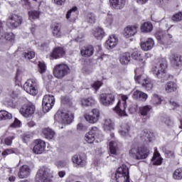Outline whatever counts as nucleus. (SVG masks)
<instances>
[{"label":"nucleus","instance_id":"obj_7","mask_svg":"<svg viewBox=\"0 0 182 182\" xmlns=\"http://www.w3.org/2000/svg\"><path fill=\"white\" fill-rule=\"evenodd\" d=\"M115 97L113 92H103L100 95V102L103 106H112L114 103Z\"/></svg>","mask_w":182,"mask_h":182},{"label":"nucleus","instance_id":"obj_22","mask_svg":"<svg viewBox=\"0 0 182 182\" xmlns=\"http://www.w3.org/2000/svg\"><path fill=\"white\" fill-rule=\"evenodd\" d=\"M137 33V26H129L124 28V36L125 38H132Z\"/></svg>","mask_w":182,"mask_h":182},{"label":"nucleus","instance_id":"obj_44","mask_svg":"<svg viewBox=\"0 0 182 182\" xmlns=\"http://www.w3.org/2000/svg\"><path fill=\"white\" fill-rule=\"evenodd\" d=\"M173 38V35L166 33L164 35L156 34V39L158 41H164V39H171Z\"/></svg>","mask_w":182,"mask_h":182},{"label":"nucleus","instance_id":"obj_58","mask_svg":"<svg viewBox=\"0 0 182 182\" xmlns=\"http://www.w3.org/2000/svg\"><path fill=\"white\" fill-rule=\"evenodd\" d=\"M15 139L14 136H10L4 139V143L6 146H11L12 144V140Z\"/></svg>","mask_w":182,"mask_h":182},{"label":"nucleus","instance_id":"obj_62","mask_svg":"<svg viewBox=\"0 0 182 182\" xmlns=\"http://www.w3.org/2000/svg\"><path fill=\"white\" fill-rule=\"evenodd\" d=\"M27 126L28 127H29L30 129H31V127H35V126H36V122H35L33 120H30L27 122Z\"/></svg>","mask_w":182,"mask_h":182},{"label":"nucleus","instance_id":"obj_39","mask_svg":"<svg viewBox=\"0 0 182 182\" xmlns=\"http://www.w3.org/2000/svg\"><path fill=\"white\" fill-rule=\"evenodd\" d=\"M173 180H182V168L176 169L173 173Z\"/></svg>","mask_w":182,"mask_h":182},{"label":"nucleus","instance_id":"obj_35","mask_svg":"<svg viewBox=\"0 0 182 182\" xmlns=\"http://www.w3.org/2000/svg\"><path fill=\"white\" fill-rule=\"evenodd\" d=\"M43 133L46 137V139H48V140H52L55 136V132L53 130L50 129V128H46L43 129Z\"/></svg>","mask_w":182,"mask_h":182},{"label":"nucleus","instance_id":"obj_24","mask_svg":"<svg viewBox=\"0 0 182 182\" xmlns=\"http://www.w3.org/2000/svg\"><path fill=\"white\" fill-rule=\"evenodd\" d=\"M117 45V38L116 36L112 35L106 41L105 46L107 49H113Z\"/></svg>","mask_w":182,"mask_h":182},{"label":"nucleus","instance_id":"obj_15","mask_svg":"<svg viewBox=\"0 0 182 182\" xmlns=\"http://www.w3.org/2000/svg\"><path fill=\"white\" fill-rule=\"evenodd\" d=\"M87 156L84 154L83 155H74L72 157V161L75 164V167H85L86 166Z\"/></svg>","mask_w":182,"mask_h":182},{"label":"nucleus","instance_id":"obj_57","mask_svg":"<svg viewBox=\"0 0 182 182\" xmlns=\"http://www.w3.org/2000/svg\"><path fill=\"white\" fill-rule=\"evenodd\" d=\"M6 41H14L15 39V35L14 33H6L4 36Z\"/></svg>","mask_w":182,"mask_h":182},{"label":"nucleus","instance_id":"obj_40","mask_svg":"<svg viewBox=\"0 0 182 182\" xmlns=\"http://www.w3.org/2000/svg\"><path fill=\"white\" fill-rule=\"evenodd\" d=\"M8 119H12V114L5 111H0V120H6Z\"/></svg>","mask_w":182,"mask_h":182},{"label":"nucleus","instance_id":"obj_14","mask_svg":"<svg viewBox=\"0 0 182 182\" xmlns=\"http://www.w3.org/2000/svg\"><path fill=\"white\" fill-rule=\"evenodd\" d=\"M36 107L33 104L24 105L20 109V113L23 117H30L35 113Z\"/></svg>","mask_w":182,"mask_h":182},{"label":"nucleus","instance_id":"obj_11","mask_svg":"<svg viewBox=\"0 0 182 182\" xmlns=\"http://www.w3.org/2000/svg\"><path fill=\"white\" fill-rule=\"evenodd\" d=\"M95 136H96V137H102V132L96 127H93L91 130L85 134V141L90 144H92V143L95 141Z\"/></svg>","mask_w":182,"mask_h":182},{"label":"nucleus","instance_id":"obj_9","mask_svg":"<svg viewBox=\"0 0 182 182\" xmlns=\"http://www.w3.org/2000/svg\"><path fill=\"white\" fill-rule=\"evenodd\" d=\"M135 82L139 83V85H141L142 87H144L147 91H150L153 89V82H151V80L145 75L136 76L135 77Z\"/></svg>","mask_w":182,"mask_h":182},{"label":"nucleus","instance_id":"obj_2","mask_svg":"<svg viewBox=\"0 0 182 182\" xmlns=\"http://www.w3.org/2000/svg\"><path fill=\"white\" fill-rule=\"evenodd\" d=\"M112 180L116 182H130V176L127 166L123 164L119 166Z\"/></svg>","mask_w":182,"mask_h":182},{"label":"nucleus","instance_id":"obj_34","mask_svg":"<svg viewBox=\"0 0 182 182\" xmlns=\"http://www.w3.org/2000/svg\"><path fill=\"white\" fill-rule=\"evenodd\" d=\"M129 129H130V127L129 126V124H123L120 126L119 133V134H121V136H123L124 137V136H127V134H129Z\"/></svg>","mask_w":182,"mask_h":182},{"label":"nucleus","instance_id":"obj_26","mask_svg":"<svg viewBox=\"0 0 182 182\" xmlns=\"http://www.w3.org/2000/svg\"><path fill=\"white\" fill-rule=\"evenodd\" d=\"M93 52H95V49L92 46H87L80 50L82 56H84L85 58H90V56L93 55Z\"/></svg>","mask_w":182,"mask_h":182},{"label":"nucleus","instance_id":"obj_54","mask_svg":"<svg viewBox=\"0 0 182 182\" xmlns=\"http://www.w3.org/2000/svg\"><path fill=\"white\" fill-rule=\"evenodd\" d=\"M21 2L23 8L26 9H31V8H32V4H31L29 0H21Z\"/></svg>","mask_w":182,"mask_h":182},{"label":"nucleus","instance_id":"obj_53","mask_svg":"<svg viewBox=\"0 0 182 182\" xmlns=\"http://www.w3.org/2000/svg\"><path fill=\"white\" fill-rule=\"evenodd\" d=\"M38 72H40L41 73H45V72H46V65L45 64V63H38Z\"/></svg>","mask_w":182,"mask_h":182},{"label":"nucleus","instance_id":"obj_48","mask_svg":"<svg viewBox=\"0 0 182 182\" xmlns=\"http://www.w3.org/2000/svg\"><path fill=\"white\" fill-rule=\"evenodd\" d=\"M86 21L88 23H95L96 22V16L95 14L90 13L86 16Z\"/></svg>","mask_w":182,"mask_h":182},{"label":"nucleus","instance_id":"obj_18","mask_svg":"<svg viewBox=\"0 0 182 182\" xmlns=\"http://www.w3.org/2000/svg\"><path fill=\"white\" fill-rule=\"evenodd\" d=\"M153 110V107L151 105H144L139 107V114L144 119H150V113Z\"/></svg>","mask_w":182,"mask_h":182},{"label":"nucleus","instance_id":"obj_6","mask_svg":"<svg viewBox=\"0 0 182 182\" xmlns=\"http://www.w3.org/2000/svg\"><path fill=\"white\" fill-rule=\"evenodd\" d=\"M127 99H129L127 95H121V100H119L114 108V111L119 114V116H127V114L126 113V108L127 107L126 101Z\"/></svg>","mask_w":182,"mask_h":182},{"label":"nucleus","instance_id":"obj_21","mask_svg":"<svg viewBox=\"0 0 182 182\" xmlns=\"http://www.w3.org/2000/svg\"><path fill=\"white\" fill-rule=\"evenodd\" d=\"M66 53L65 49L62 47H57L54 48L53 53L50 54V59H59V58H63Z\"/></svg>","mask_w":182,"mask_h":182},{"label":"nucleus","instance_id":"obj_33","mask_svg":"<svg viewBox=\"0 0 182 182\" xmlns=\"http://www.w3.org/2000/svg\"><path fill=\"white\" fill-rule=\"evenodd\" d=\"M147 94L141 92H134L133 94L134 99H139V100H142V102H145L147 100Z\"/></svg>","mask_w":182,"mask_h":182},{"label":"nucleus","instance_id":"obj_1","mask_svg":"<svg viewBox=\"0 0 182 182\" xmlns=\"http://www.w3.org/2000/svg\"><path fill=\"white\" fill-rule=\"evenodd\" d=\"M167 69V60L166 58H159L158 63L155 64L152 68V72L158 79H161L160 82H166L169 79H173V75L166 73Z\"/></svg>","mask_w":182,"mask_h":182},{"label":"nucleus","instance_id":"obj_59","mask_svg":"<svg viewBox=\"0 0 182 182\" xmlns=\"http://www.w3.org/2000/svg\"><path fill=\"white\" fill-rule=\"evenodd\" d=\"M100 86H102V82L97 81L92 84V87H93L95 90H99V89L100 88Z\"/></svg>","mask_w":182,"mask_h":182},{"label":"nucleus","instance_id":"obj_61","mask_svg":"<svg viewBox=\"0 0 182 182\" xmlns=\"http://www.w3.org/2000/svg\"><path fill=\"white\" fill-rule=\"evenodd\" d=\"M170 1L171 0H158V4H160L161 6H166Z\"/></svg>","mask_w":182,"mask_h":182},{"label":"nucleus","instance_id":"obj_63","mask_svg":"<svg viewBox=\"0 0 182 182\" xmlns=\"http://www.w3.org/2000/svg\"><path fill=\"white\" fill-rule=\"evenodd\" d=\"M3 33H4V22H2V21L0 20V36H1V38H4V36H2Z\"/></svg>","mask_w":182,"mask_h":182},{"label":"nucleus","instance_id":"obj_46","mask_svg":"<svg viewBox=\"0 0 182 182\" xmlns=\"http://www.w3.org/2000/svg\"><path fill=\"white\" fill-rule=\"evenodd\" d=\"M18 76L19 74L17 73L15 77V82L17 84L14 86V90L17 92H22V85L19 83V80L18 79Z\"/></svg>","mask_w":182,"mask_h":182},{"label":"nucleus","instance_id":"obj_36","mask_svg":"<svg viewBox=\"0 0 182 182\" xmlns=\"http://www.w3.org/2000/svg\"><path fill=\"white\" fill-rule=\"evenodd\" d=\"M165 90L167 92H176L177 90V84L173 82H167L165 85Z\"/></svg>","mask_w":182,"mask_h":182},{"label":"nucleus","instance_id":"obj_27","mask_svg":"<svg viewBox=\"0 0 182 182\" xmlns=\"http://www.w3.org/2000/svg\"><path fill=\"white\" fill-rule=\"evenodd\" d=\"M77 11V7L74 6L71 9H70L66 14V19L70 21V22H75L76 21V18L73 16L75 13Z\"/></svg>","mask_w":182,"mask_h":182},{"label":"nucleus","instance_id":"obj_10","mask_svg":"<svg viewBox=\"0 0 182 182\" xmlns=\"http://www.w3.org/2000/svg\"><path fill=\"white\" fill-rule=\"evenodd\" d=\"M55 105V96L46 95L43 98V109L44 112H49Z\"/></svg>","mask_w":182,"mask_h":182},{"label":"nucleus","instance_id":"obj_38","mask_svg":"<svg viewBox=\"0 0 182 182\" xmlns=\"http://www.w3.org/2000/svg\"><path fill=\"white\" fill-rule=\"evenodd\" d=\"M109 146L111 154H116L117 151V141H111L109 142Z\"/></svg>","mask_w":182,"mask_h":182},{"label":"nucleus","instance_id":"obj_55","mask_svg":"<svg viewBox=\"0 0 182 182\" xmlns=\"http://www.w3.org/2000/svg\"><path fill=\"white\" fill-rule=\"evenodd\" d=\"M92 117H94L95 119H97V122H98L99 118L100 117V112L97 109H94L92 110Z\"/></svg>","mask_w":182,"mask_h":182},{"label":"nucleus","instance_id":"obj_12","mask_svg":"<svg viewBox=\"0 0 182 182\" xmlns=\"http://www.w3.org/2000/svg\"><path fill=\"white\" fill-rule=\"evenodd\" d=\"M22 23V16L18 14H13L7 19V25L15 29Z\"/></svg>","mask_w":182,"mask_h":182},{"label":"nucleus","instance_id":"obj_37","mask_svg":"<svg viewBox=\"0 0 182 182\" xmlns=\"http://www.w3.org/2000/svg\"><path fill=\"white\" fill-rule=\"evenodd\" d=\"M81 103L82 106H92V105H95L96 103V101L93 97H89L86 99H82L81 101Z\"/></svg>","mask_w":182,"mask_h":182},{"label":"nucleus","instance_id":"obj_19","mask_svg":"<svg viewBox=\"0 0 182 182\" xmlns=\"http://www.w3.org/2000/svg\"><path fill=\"white\" fill-rule=\"evenodd\" d=\"M154 47V40H153L151 38H147L146 41L141 42V48L145 52H147V50H151Z\"/></svg>","mask_w":182,"mask_h":182},{"label":"nucleus","instance_id":"obj_31","mask_svg":"<svg viewBox=\"0 0 182 182\" xmlns=\"http://www.w3.org/2000/svg\"><path fill=\"white\" fill-rule=\"evenodd\" d=\"M92 33L98 41H102V38H105V31L102 28H97L93 31Z\"/></svg>","mask_w":182,"mask_h":182},{"label":"nucleus","instance_id":"obj_45","mask_svg":"<svg viewBox=\"0 0 182 182\" xmlns=\"http://www.w3.org/2000/svg\"><path fill=\"white\" fill-rule=\"evenodd\" d=\"M131 58H132L134 60H143L140 51H134L131 55Z\"/></svg>","mask_w":182,"mask_h":182},{"label":"nucleus","instance_id":"obj_4","mask_svg":"<svg viewBox=\"0 0 182 182\" xmlns=\"http://www.w3.org/2000/svg\"><path fill=\"white\" fill-rule=\"evenodd\" d=\"M149 149L142 147L134 146L129 150L130 156H132V157L136 159V160L147 159V157L149 156Z\"/></svg>","mask_w":182,"mask_h":182},{"label":"nucleus","instance_id":"obj_13","mask_svg":"<svg viewBox=\"0 0 182 182\" xmlns=\"http://www.w3.org/2000/svg\"><path fill=\"white\" fill-rule=\"evenodd\" d=\"M25 92H38L39 85L35 79H28L23 85Z\"/></svg>","mask_w":182,"mask_h":182},{"label":"nucleus","instance_id":"obj_3","mask_svg":"<svg viewBox=\"0 0 182 182\" xmlns=\"http://www.w3.org/2000/svg\"><path fill=\"white\" fill-rule=\"evenodd\" d=\"M53 171L46 166H42L36 175V182H52Z\"/></svg>","mask_w":182,"mask_h":182},{"label":"nucleus","instance_id":"obj_23","mask_svg":"<svg viewBox=\"0 0 182 182\" xmlns=\"http://www.w3.org/2000/svg\"><path fill=\"white\" fill-rule=\"evenodd\" d=\"M109 4L114 9H123L126 5V0H109Z\"/></svg>","mask_w":182,"mask_h":182},{"label":"nucleus","instance_id":"obj_8","mask_svg":"<svg viewBox=\"0 0 182 182\" xmlns=\"http://www.w3.org/2000/svg\"><path fill=\"white\" fill-rule=\"evenodd\" d=\"M55 117H59V122L63 124H70L73 122L74 115L72 112L64 110L55 114Z\"/></svg>","mask_w":182,"mask_h":182},{"label":"nucleus","instance_id":"obj_56","mask_svg":"<svg viewBox=\"0 0 182 182\" xmlns=\"http://www.w3.org/2000/svg\"><path fill=\"white\" fill-rule=\"evenodd\" d=\"M14 153H15V150L14 149H7L4 151L1 154L4 157H6L9 154H14Z\"/></svg>","mask_w":182,"mask_h":182},{"label":"nucleus","instance_id":"obj_28","mask_svg":"<svg viewBox=\"0 0 182 182\" xmlns=\"http://www.w3.org/2000/svg\"><path fill=\"white\" fill-rule=\"evenodd\" d=\"M103 129L105 132H112L114 129V124L112 122V119H107L103 124Z\"/></svg>","mask_w":182,"mask_h":182},{"label":"nucleus","instance_id":"obj_32","mask_svg":"<svg viewBox=\"0 0 182 182\" xmlns=\"http://www.w3.org/2000/svg\"><path fill=\"white\" fill-rule=\"evenodd\" d=\"M122 65H127L130 62V53H124L119 57Z\"/></svg>","mask_w":182,"mask_h":182},{"label":"nucleus","instance_id":"obj_60","mask_svg":"<svg viewBox=\"0 0 182 182\" xmlns=\"http://www.w3.org/2000/svg\"><path fill=\"white\" fill-rule=\"evenodd\" d=\"M21 122L19 119L15 118L14 123L11 125V127H21Z\"/></svg>","mask_w":182,"mask_h":182},{"label":"nucleus","instance_id":"obj_5","mask_svg":"<svg viewBox=\"0 0 182 182\" xmlns=\"http://www.w3.org/2000/svg\"><path fill=\"white\" fill-rule=\"evenodd\" d=\"M70 73V68L66 64H59L55 66L53 75L57 79H62Z\"/></svg>","mask_w":182,"mask_h":182},{"label":"nucleus","instance_id":"obj_29","mask_svg":"<svg viewBox=\"0 0 182 182\" xmlns=\"http://www.w3.org/2000/svg\"><path fill=\"white\" fill-rule=\"evenodd\" d=\"M61 102L63 105H67V107L69 110H75V105L72 100L68 97H61Z\"/></svg>","mask_w":182,"mask_h":182},{"label":"nucleus","instance_id":"obj_51","mask_svg":"<svg viewBox=\"0 0 182 182\" xmlns=\"http://www.w3.org/2000/svg\"><path fill=\"white\" fill-rule=\"evenodd\" d=\"M151 103H153V105H160V103H161V98H160L159 95H154L152 97Z\"/></svg>","mask_w":182,"mask_h":182},{"label":"nucleus","instance_id":"obj_16","mask_svg":"<svg viewBox=\"0 0 182 182\" xmlns=\"http://www.w3.org/2000/svg\"><path fill=\"white\" fill-rule=\"evenodd\" d=\"M35 146L33 149V152L35 154H42L45 151L46 147V144L44 141L41 139H37L35 141Z\"/></svg>","mask_w":182,"mask_h":182},{"label":"nucleus","instance_id":"obj_50","mask_svg":"<svg viewBox=\"0 0 182 182\" xmlns=\"http://www.w3.org/2000/svg\"><path fill=\"white\" fill-rule=\"evenodd\" d=\"M23 56L26 59H33L35 58V51H28L23 53Z\"/></svg>","mask_w":182,"mask_h":182},{"label":"nucleus","instance_id":"obj_25","mask_svg":"<svg viewBox=\"0 0 182 182\" xmlns=\"http://www.w3.org/2000/svg\"><path fill=\"white\" fill-rule=\"evenodd\" d=\"M151 161L154 166H161V163H163V159L161 158V156H160V153H159L157 149L154 151Z\"/></svg>","mask_w":182,"mask_h":182},{"label":"nucleus","instance_id":"obj_49","mask_svg":"<svg viewBox=\"0 0 182 182\" xmlns=\"http://www.w3.org/2000/svg\"><path fill=\"white\" fill-rule=\"evenodd\" d=\"M173 22H181L182 21V12L180 11L176 13L175 15L172 16Z\"/></svg>","mask_w":182,"mask_h":182},{"label":"nucleus","instance_id":"obj_42","mask_svg":"<svg viewBox=\"0 0 182 182\" xmlns=\"http://www.w3.org/2000/svg\"><path fill=\"white\" fill-rule=\"evenodd\" d=\"M84 117L85 120L88 122V123H90L91 124L97 123V119L95 118V117H92V115H90L89 114H85Z\"/></svg>","mask_w":182,"mask_h":182},{"label":"nucleus","instance_id":"obj_41","mask_svg":"<svg viewBox=\"0 0 182 182\" xmlns=\"http://www.w3.org/2000/svg\"><path fill=\"white\" fill-rule=\"evenodd\" d=\"M28 16L30 21H35V19H38L39 18V11L31 10L28 11Z\"/></svg>","mask_w":182,"mask_h":182},{"label":"nucleus","instance_id":"obj_30","mask_svg":"<svg viewBox=\"0 0 182 182\" xmlns=\"http://www.w3.org/2000/svg\"><path fill=\"white\" fill-rule=\"evenodd\" d=\"M141 31L144 33H149L153 31V24L151 22H145L141 25Z\"/></svg>","mask_w":182,"mask_h":182},{"label":"nucleus","instance_id":"obj_52","mask_svg":"<svg viewBox=\"0 0 182 182\" xmlns=\"http://www.w3.org/2000/svg\"><path fill=\"white\" fill-rule=\"evenodd\" d=\"M113 23V16L108 14L107 18L105 21V24L106 26H110Z\"/></svg>","mask_w":182,"mask_h":182},{"label":"nucleus","instance_id":"obj_43","mask_svg":"<svg viewBox=\"0 0 182 182\" xmlns=\"http://www.w3.org/2000/svg\"><path fill=\"white\" fill-rule=\"evenodd\" d=\"M53 34L55 38H60L62 36V31H60V26H55L53 30Z\"/></svg>","mask_w":182,"mask_h":182},{"label":"nucleus","instance_id":"obj_20","mask_svg":"<svg viewBox=\"0 0 182 182\" xmlns=\"http://www.w3.org/2000/svg\"><path fill=\"white\" fill-rule=\"evenodd\" d=\"M31 176V168L28 165H23L18 171V176L20 178H27Z\"/></svg>","mask_w":182,"mask_h":182},{"label":"nucleus","instance_id":"obj_17","mask_svg":"<svg viewBox=\"0 0 182 182\" xmlns=\"http://www.w3.org/2000/svg\"><path fill=\"white\" fill-rule=\"evenodd\" d=\"M171 64L174 68L178 69L182 66L181 56L177 54H171L169 57Z\"/></svg>","mask_w":182,"mask_h":182},{"label":"nucleus","instance_id":"obj_64","mask_svg":"<svg viewBox=\"0 0 182 182\" xmlns=\"http://www.w3.org/2000/svg\"><path fill=\"white\" fill-rule=\"evenodd\" d=\"M54 2L57 5H63L64 2H66V0H54Z\"/></svg>","mask_w":182,"mask_h":182},{"label":"nucleus","instance_id":"obj_47","mask_svg":"<svg viewBox=\"0 0 182 182\" xmlns=\"http://www.w3.org/2000/svg\"><path fill=\"white\" fill-rule=\"evenodd\" d=\"M141 139L142 141H151V137H150L149 132H143L141 134Z\"/></svg>","mask_w":182,"mask_h":182}]
</instances>
